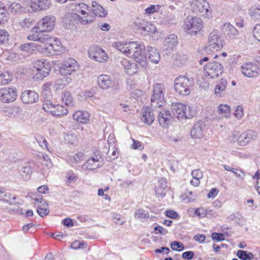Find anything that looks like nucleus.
Segmentation results:
<instances>
[{
	"label": "nucleus",
	"mask_w": 260,
	"mask_h": 260,
	"mask_svg": "<svg viewBox=\"0 0 260 260\" xmlns=\"http://www.w3.org/2000/svg\"><path fill=\"white\" fill-rule=\"evenodd\" d=\"M113 46L126 56L133 57L136 62L143 68L146 67L147 61L144 53V47L136 42H115Z\"/></svg>",
	"instance_id": "obj_1"
},
{
	"label": "nucleus",
	"mask_w": 260,
	"mask_h": 260,
	"mask_svg": "<svg viewBox=\"0 0 260 260\" xmlns=\"http://www.w3.org/2000/svg\"><path fill=\"white\" fill-rule=\"evenodd\" d=\"M63 50L60 40L47 34L43 44L39 47V51L46 56L59 55Z\"/></svg>",
	"instance_id": "obj_2"
},
{
	"label": "nucleus",
	"mask_w": 260,
	"mask_h": 260,
	"mask_svg": "<svg viewBox=\"0 0 260 260\" xmlns=\"http://www.w3.org/2000/svg\"><path fill=\"white\" fill-rule=\"evenodd\" d=\"M88 7L83 3L75 4L73 10L75 13L72 15V18L78 23L82 24H87L91 23L94 16L91 13L86 12Z\"/></svg>",
	"instance_id": "obj_3"
},
{
	"label": "nucleus",
	"mask_w": 260,
	"mask_h": 260,
	"mask_svg": "<svg viewBox=\"0 0 260 260\" xmlns=\"http://www.w3.org/2000/svg\"><path fill=\"white\" fill-rule=\"evenodd\" d=\"M172 111L174 116L179 120L192 118L194 112L190 106L181 103H174L171 105Z\"/></svg>",
	"instance_id": "obj_4"
},
{
	"label": "nucleus",
	"mask_w": 260,
	"mask_h": 260,
	"mask_svg": "<svg viewBox=\"0 0 260 260\" xmlns=\"http://www.w3.org/2000/svg\"><path fill=\"white\" fill-rule=\"evenodd\" d=\"M165 86L161 83H155L153 86L151 98V106L154 108L162 106L165 99Z\"/></svg>",
	"instance_id": "obj_5"
},
{
	"label": "nucleus",
	"mask_w": 260,
	"mask_h": 260,
	"mask_svg": "<svg viewBox=\"0 0 260 260\" xmlns=\"http://www.w3.org/2000/svg\"><path fill=\"white\" fill-rule=\"evenodd\" d=\"M203 27L202 20L197 17L188 16L184 21V29L185 31L192 36L200 32Z\"/></svg>",
	"instance_id": "obj_6"
},
{
	"label": "nucleus",
	"mask_w": 260,
	"mask_h": 260,
	"mask_svg": "<svg viewBox=\"0 0 260 260\" xmlns=\"http://www.w3.org/2000/svg\"><path fill=\"white\" fill-rule=\"evenodd\" d=\"M192 82L193 80L188 77L180 76L175 80L174 89L180 94L188 95L190 92Z\"/></svg>",
	"instance_id": "obj_7"
},
{
	"label": "nucleus",
	"mask_w": 260,
	"mask_h": 260,
	"mask_svg": "<svg viewBox=\"0 0 260 260\" xmlns=\"http://www.w3.org/2000/svg\"><path fill=\"white\" fill-rule=\"evenodd\" d=\"M55 17L53 16H46L37 23V26L31 29L32 32H47L52 30L55 23Z\"/></svg>",
	"instance_id": "obj_8"
},
{
	"label": "nucleus",
	"mask_w": 260,
	"mask_h": 260,
	"mask_svg": "<svg viewBox=\"0 0 260 260\" xmlns=\"http://www.w3.org/2000/svg\"><path fill=\"white\" fill-rule=\"evenodd\" d=\"M34 68L36 69L34 78L41 80L48 76L51 70V64L46 60H38L34 63Z\"/></svg>",
	"instance_id": "obj_9"
},
{
	"label": "nucleus",
	"mask_w": 260,
	"mask_h": 260,
	"mask_svg": "<svg viewBox=\"0 0 260 260\" xmlns=\"http://www.w3.org/2000/svg\"><path fill=\"white\" fill-rule=\"evenodd\" d=\"M223 40L220 37L218 32L213 30L209 34L207 46L204 49L206 52L208 50H218L223 47Z\"/></svg>",
	"instance_id": "obj_10"
},
{
	"label": "nucleus",
	"mask_w": 260,
	"mask_h": 260,
	"mask_svg": "<svg viewBox=\"0 0 260 260\" xmlns=\"http://www.w3.org/2000/svg\"><path fill=\"white\" fill-rule=\"evenodd\" d=\"M190 9L194 12L202 13L206 17L209 16L210 6L206 0H191L189 2Z\"/></svg>",
	"instance_id": "obj_11"
},
{
	"label": "nucleus",
	"mask_w": 260,
	"mask_h": 260,
	"mask_svg": "<svg viewBox=\"0 0 260 260\" xmlns=\"http://www.w3.org/2000/svg\"><path fill=\"white\" fill-rule=\"evenodd\" d=\"M204 74L206 78L214 79L217 78L223 72L221 64L216 61L210 62L204 66Z\"/></svg>",
	"instance_id": "obj_12"
},
{
	"label": "nucleus",
	"mask_w": 260,
	"mask_h": 260,
	"mask_svg": "<svg viewBox=\"0 0 260 260\" xmlns=\"http://www.w3.org/2000/svg\"><path fill=\"white\" fill-rule=\"evenodd\" d=\"M88 56L98 62H104L108 59V55L105 51L97 46H92L89 48Z\"/></svg>",
	"instance_id": "obj_13"
},
{
	"label": "nucleus",
	"mask_w": 260,
	"mask_h": 260,
	"mask_svg": "<svg viewBox=\"0 0 260 260\" xmlns=\"http://www.w3.org/2000/svg\"><path fill=\"white\" fill-rule=\"evenodd\" d=\"M78 69L77 62L73 58H69L64 60L60 66L59 73L65 76L70 75L72 72L76 71Z\"/></svg>",
	"instance_id": "obj_14"
},
{
	"label": "nucleus",
	"mask_w": 260,
	"mask_h": 260,
	"mask_svg": "<svg viewBox=\"0 0 260 260\" xmlns=\"http://www.w3.org/2000/svg\"><path fill=\"white\" fill-rule=\"evenodd\" d=\"M17 98V91L12 88H0V101L4 103L14 102Z\"/></svg>",
	"instance_id": "obj_15"
},
{
	"label": "nucleus",
	"mask_w": 260,
	"mask_h": 260,
	"mask_svg": "<svg viewBox=\"0 0 260 260\" xmlns=\"http://www.w3.org/2000/svg\"><path fill=\"white\" fill-rule=\"evenodd\" d=\"M101 156L99 152L95 153L94 155L90 157L82 166L83 170H92L96 169L101 167L100 159Z\"/></svg>",
	"instance_id": "obj_16"
},
{
	"label": "nucleus",
	"mask_w": 260,
	"mask_h": 260,
	"mask_svg": "<svg viewBox=\"0 0 260 260\" xmlns=\"http://www.w3.org/2000/svg\"><path fill=\"white\" fill-rule=\"evenodd\" d=\"M68 78L63 77L61 79L57 80L55 82H48L43 85V89L45 91L53 89L57 91L63 88L68 82Z\"/></svg>",
	"instance_id": "obj_17"
},
{
	"label": "nucleus",
	"mask_w": 260,
	"mask_h": 260,
	"mask_svg": "<svg viewBox=\"0 0 260 260\" xmlns=\"http://www.w3.org/2000/svg\"><path fill=\"white\" fill-rule=\"evenodd\" d=\"M241 69L243 74L249 78L256 77L259 72V69L257 65L251 62L244 64Z\"/></svg>",
	"instance_id": "obj_18"
},
{
	"label": "nucleus",
	"mask_w": 260,
	"mask_h": 260,
	"mask_svg": "<svg viewBox=\"0 0 260 260\" xmlns=\"http://www.w3.org/2000/svg\"><path fill=\"white\" fill-rule=\"evenodd\" d=\"M39 94L37 92L30 90H25L21 93V100L24 104H32L39 100Z\"/></svg>",
	"instance_id": "obj_19"
},
{
	"label": "nucleus",
	"mask_w": 260,
	"mask_h": 260,
	"mask_svg": "<svg viewBox=\"0 0 260 260\" xmlns=\"http://www.w3.org/2000/svg\"><path fill=\"white\" fill-rule=\"evenodd\" d=\"M256 137V134L251 130L243 133L237 138V143L240 146H245Z\"/></svg>",
	"instance_id": "obj_20"
},
{
	"label": "nucleus",
	"mask_w": 260,
	"mask_h": 260,
	"mask_svg": "<svg viewBox=\"0 0 260 260\" xmlns=\"http://www.w3.org/2000/svg\"><path fill=\"white\" fill-rule=\"evenodd\" d=\"M205 128L206 125L203 122H198L190 131L191 137L194 139L201 138L204 136Z\"/></svg>",
	"instance_id": "obj_21"
},
{
	"label": "nucleus",
	"mask_w": 260,
	"mask_h": 260,
	"mask_svg": "<svg viewBox=\"0 0 260 260\" xmlns=\"http://www.w3.org/2000/svg\"><path fill=\"white\" fill-rule=\"evenodd\" d=\"M178 44L177 37L175 34L169 35L165 39L164 42L162 49L165 51L170 52L173 50V48Z\"/></svg>",
	"instance_id": "obj_22"
},
{
	"label": "nucleus",
	"mask_w": 260,
	"mask_h": 260,
	"mask_svg": "<svg viewBox=\"0 0 260 260\" xmlns=\"http://www.w3.org/2000/svg\"><path fill=\"white\" fill-rule=\"evenodd\" d=\"M171 116L169 110L163 109L159 112L158 120L160 125L166 127L171 121Z\"/></svg>",
	"instance_id": "obj_23"
},
{
	"label": "nucleus",
	"mask_w": 260,
	"mask_h": 260,
	"mask_svg": "<svg viewBox=\"0 0 260 260\" xmlns=\"http://www.w3.org/2000/svg\"><path fill=\"white\" fill-rule=\"evenodd\" d=\"M29 6L32 11L46 10L49 8L48 0H32L30 2Z\"/></svg>",
	"instance_id": "obj_24"
},
{
	"label": "nucleus",
	"mask_w": 260,
	"mask_h": 260,
	"mask_svg": "<svg viewBox=\"0 0 260 260\" xmlns=\"http://www.w3.org/2000/svg\"><path fill=\"white\" fill-rule=\"evenodd\" d=\"M98 84L101 88L108 89L112 87L113 82L109 76L101 75L98 78Z\"/></svg>",
	"instance_id": "obj_25"
},
{
	"label": "nucleus",
	"mask_w": 260,
	"mask_h": 260,
	"mask_svg": "<svg viewBox=\"0 0 260 260\" xmlns=\"http://www.w3.org/2000/svg\"><path fill=\"white\" fill-rule=\"evenodd\" d=\"M141 120L149 125H151L154 120L153 112L149 108H144L142 110Z\"/></svg>",
	"instance_id": "obj_26"
},
{
	"label": "nucleus",
	"mask_w": 260,
	"mask_h": 260,
	"mask_svg": "<svg viewBox=\"0 0 260 260\" xmlns=\"http://www.w3.org/2000/svg\"><path fill=\"white\" fill-rule=\"evenodd\" d=\"M121 64L124 67L125 72L129 75H133L138 72L137 63L131 62L129 60L124 59L121 61Z\"/></svg>",
	"instance_id": "obj_27"
},
{
	"label": "nucleus",
	"mask_w": 260,
	"mask_h": 260,
	"mask_svg": "<svg viewBox=\"0 0 260 260\" xmlns=\"http://www.w3.org/2000/svg\"><path fill=\"white\" fill-rule=\"evenodd\" d=\"M147 55L148 56V59L154 63H158L160 60V54L158 50L152 46L147 47Z\"/></svg>",
	"instance_id": "obj_28"
},
{
	"label": "nucleus",
	"mask_w": 260,
	"mask_h": 260,
	"mask_svg": "<svg viewBox=\"0 0 260 260\" xmlns=\"http://www.w3.org/2000/svg\"><path fill=\"white\" fill-rule=\"evenodd\" d=\"M222 32L230 37H236L239 34L238 31L230 23H225L221 27Z\"/></svg>",
	"instance_id": "obj_29"
},
{
	"label": "nucleus",
	"mask_w": 260,
	"mask_h": 260,
	"mask_svg": "<svg viewBox=\"0 0 260 260\" xmlns=\"http://www.w3.org/2000/svg\"><path fill=\"white\" fill-rule=\"evenodd\" d=\"M89 117V113L86 111H77L73 115L74 120L83 124L88 122Z\"/></svg>",
	"instance_id": "obj_30"
},
{
	"label": "nucleus",
	"mask_w": 260,
	"mask_h": 260,
	"mask_svg": "<svg viewBox=\"0 0 260 260\" xmlns=\"http://www.w3.org/2000/svg\"><path fill=\"white\" fill-rule=\"evenodd\" d=\"M44 98L43 108L47 112L51 113L52 110L54 109V104L51 100V98L46 95L44 92L43 93Z\"/></svg>",
	"instance_id": "obj_31"
},
{
	"label": "nucleus",
	"mask_w": 260,
	"mask_h": 260,
	"mask_svg": "<svg viewBox=\"0 0 260 260\" xmlns=\"http://www.w3.org/2000/svg\"><path fill=\"white\" fill-rule=\"evenodd\" d=\"M53 109L50 113L54 116L60 117L67 115L68 113V110L67 108H64L60 105H55Z\"/></svg>",
	"instance_id": "obj_32"
},
{
	"label": "nucleus",
	"mask_w": 260,
	"mask_h": 260,
	"mask_svg": "<svg viewBox=\"0 0 260 260\" xmlns=\"http://www.w3.org/2000/svg\"><path fill=\"white\" fill-rule=\"evenodd\" d=\"M39 47L40 45L36 44V43H28L22 44L20 48L22 51H25L29 53H31L32 51L36 49L39 51Z\"/></svg>",
	"instance_id": "obj_33"
},
{
	"label": "nucleus",
	"mask_w": 260,
	"mask_h": 260,
	"mask_svg": "<svg viewBox=\"0 0 260 260\" xmlns=\"http://www.w3.org/2000/svg\"><path fill=\"white\" fill-rule=\"evenodd\" d=\"M226 85L227 81L226 80L221 79L214 89L215 94L217 96H221L222 93L225 90Z\"/></svg>",
	"instance_id": "obj_34"
},
{
	"label": "nucleus",
	"mask_w": 260,
	"mask_h": 260,
	"mask_svg": "<svg viewBox=\"0 0 260 260\" xmlns=\"http://www.w3.org/2000/svg\"><path fill=\"white\" fill-rule=\"evenodd\" d=\"M33 33L32 34L29 35L27 36V39L29 40L37 41L40 43V45H43L47 34H35V32Z\"/></svg>",
	"instance_id": "obj_35"
},
{
	"label": "nucleus",
	"mask_w": 260,
	"mask_h": 260,
	"mask_svg": "<svg viewBox=\"0 0 260 260\" xmlns=\"http://www.w3.org/2000/svg\"><path fill=\"white\" fill-rule=\"evenodd\" d=\"M237 255L242 260H252L254 258L253 254L247 251L239 250L237 251Z\"/></svg>",
	"instance_id": "obj_36"
},
{
	"label": "nucleus",
	"mask_w": 260,
	"mask_h": 260,
	"mask_svg": "<svg viewBox=\"0 0 260 260\" xmlns=\"http://www.w3.org/2000/svg\"><path fill=\"white\" fill-rule=\"evenodd\" d=\"M61 99L65 105L73 106V100L71 94L69 92L64 91L61 96Z\"/></svg>",
	"instance_id": "obj_37"
},
{
	"label": "nucleus",
	"mask_w": 260,
	"mask_h": 260,
	"mask_svg": "<svg viewBox=\"0 0 260 260\" xmlns=\"http://www.w3.org/2000/svg\"><path fill=\"white\" fill-rule=\"evenodd\" d=\"M12 79V75L8 72H5L0 74V84H7Z\"/></svg>",
	"instance_id": "obj_38"
},
{
	"label": "nucleus",
	"mask_w": 260,
	"mask_h": 260,
	"mask_svg": "<svg viewBox=\"0 0 260 260\" xmlns=\"http://www.w3.org/2000/svg\"><path fill=\"white\" fill-rule=\"evenodd\" d=\"M134 27L136 29L142 31L146 25H147V21L144 19L136 18L134 20Z\"/></svg>",
	"instance_id": "obj_39"
},
{
	"label": "nucleus",
	"mask_w": 260,
	"mask_h": 260,
	"mask_svg": "<svg viewBox=\"0 0 260 260\" xmlns=\"http://www.w3.org/2000/svg\"><path fill=\"white\" fill-rule=\"evenodd\" d=\"M78 178V175L73 171H69L66 176V181L68 183H73L77 181Z\"/></svg>",
	"instance_id": "obj_40"
},
{
	"label": "nucleus",
	"mask_w": 260,
	"mask_h": 260,
	"mask_svg": "<svg viewBox=\"0 0 260 260\" xmlns=\"http://www.w3.org/2000/svg\"><path fill=\"white\" fill-rule=\"evenodd\" d=\"M91 11L95 15L100 17H104L107 15L106 11L101 6H98L95 8H91Z\"/></svg>",
	"instance_id": "obj_41"
},
{
	"label": "nucleus",
	"mask_w": 260,
	"mask_h": 260,
	"mask_svg": "<svg viewBox=\"0 0 260 260\" xmlns=\"http://www.w3.org/2000/svg\"><path fill=\"white\" fill-rule=\"evenodd\" d=\"M64 139L65 141L69 144H75L77 142L76 135L69 132L64 135Z\"/></svg>",
	"instance_id": "obj_42"
},
{
	"label": "nucleus",
	"mask_w": 260,
	"mask_h": 260,
	"mask_svg": "<svg viewBox=\"0 0 260 260\" xmlns=\"http://www.w3.org/2000/svg\"><path fill=\"white\" fill-rule=\"evenodd\" d=\"M142 31L144 32L146 35H152L156 31V27L155 25L147 22V25L145 26Z\"/></svg>",
	"instance_id": "obj_43"
},
{
	"label": "nucleus",
	"mask_w": 260,
	"mask_h": 260,
	"mask_svg": "<svg viewBox=\"0 0 260 260\" xmlns=\"http://www.w3.org/2000/svg\"><path fill=\"white\" fill-rule=\"evenodd\" d=\"M135 217L136 219L142 220L143 219L148 218L149 214L147 211L143 209H139L135 212Z\"/></svg>",
	"instance_id": "obj_44"
},
{
	"label": "nucleus",
	"mask_w": 260,
	"mask_h": 260,
	"mask_svg": "<svg viewBox=\"0 0 260 260\" xmlns=\"http://www.w3.org/2000/svg\"><path fill=\"white\" fill-rule=\"evenodd\" d=\"M217 109L219 113L224 114L225 117L230 114V107L228 105H220Z\"/></svg>",
	"instance_id": "obj_45"
},
{
	"label": "nucleus",
	"mask_w": 260,
	"mask_h": 260,
	"mask_svg": "<svg viewBox=\"0 0 260 260\" xmlns=\"http://www.w3.org/2000/svg\"><path fill=\"white\" fill-rule=\"evenodd\" d=\"M32 172V171L31 167L26 166L22 168V170L20 171V174L24 179H26L29 177Z\"/></svg>",
	"instance_id": "obj_46"
},
{
	"label": "nucleus",
	"mask_w": 260,
	"mask_h": 260,
	"mask_svg": "<svg viewBox=\"0 0 260 260\" xmlns=\"http://www.w3.org/2000/svg\"><path fill=\"white\" fill-rule=\"evenodd\" d=\"M249 15L253 20L260 18V8H252L249 10Z\"/></svg>",
	"instance_id": "obj_47"
},
{
	"label": "nucleus",
	"mask_w": 260,
	"mask_h": 260,
	"mask_svg": "<svg viewBox=\"0 0 260 260\" xmlns=\"http://www.w3.org/2000/svg\"><path fill=\"white\" fill-rule=\"evenodd\" d=\"M171 247L173 250L181 251L184 249L183 244L178 241H174L171 244Z\"/></svg>",
	"instance_id": "obj_48"
},
{
	"label": "nucleus",
	"mask_w": 260,
	"mask_h": 260,
	"mask_svg": "<svg viewBox=\"0 0 260 260\" xmlns=\"http://www.w3.org/2000/svg\"><path fill=\"white\" fill-rule=\"evenodd\" d=\"M84 158V154L82 152L75 154L74 156H71L70 160L73 163H78L82 160Z\"/></svg>",
	"instance_id": "obj_49"
},
{
	"label": "nucleus",
	"mask_w": 260,
	"mask_h": 260,
	"mask_svg": "<svg viewBox=\"0 0 260 260\" xmlns=\"http://www.w3.org/2000/svg\"><path fill=\"white\" fill-rule=\"evenodd\" d=\"M160 6L158 5H151L150 7L145 9V13L147 14L151 15L153 14L155 12H157L159 10Z\"/></svg>",
	"instance_id": "obj_50"
},
{
	"label": "nucleus",
	"mask_w": 260,
	"mask_h": 260,
	"mask_svg": "<svg viewBox=\"0 0 260 260\" xmlns=\"http://www.w3.org/2000/svg\"><path fill=\"white\" fill-rule=\"evenodd\" d=\"M253 34L254 38L260 42V24H257L253 29Z\"/></svg>",
	"instance_id": "obj_51"
},
{
	"label": "nucleus",
	"mask_w": 260,
	"mask_h": 260,
	"mask_svg": "<svg viewBox=\"0 0 260 260\" xmlns=\"http://www.w3.org/2000/svg\"><path fill=\"white\" fill-rule=\"evenodd\" d=\"M37 212L41 217L47 215L49 212V210L45 207H41V206L37 207Z\"/></svg>",
	"instance_id": "obj_52"
},
{
	"label": "nucleus",
	"mask_w": 260,
	"mask_h": 260,
	"mask_svg": "<svg viewBox=\"0 0 260 260\" xmlns=\"http://www.w3.org/2000/svg\"><path fill=\"white\" fill-rule=\"evenodd\" d=\"M212 238L213 240L217 241H222L225 239L224 236L222 233H213L212 234Z\"/></svg>",
	"instance_id": "obj_53"
},
{
	"label": "nucleus",
	"mask_w": 260,
	"mask_h": 260,
	"mask_svg": "<svg viewBox=\"0 0 260 260\" xmlns=\"http://www.w3.org/2000/svg\"><path fill=\"white\" fill-rule=\"evenodd\" d=\"M11 199V194L8 192H5V189L4 188V191L2 193H0V200L5 202L8 203L9 200Z\"/></svg>",
	"instance_id": "obj_54"
},
{
	"label": "nucleus",
	"mask_w": 260,
	"mask_h": 260,
	"mask_svg": "<svg viewBox=\"0 0 260 260\" xmlns=\"http://www.w3.org/2000/svg\"><path fill=\"white\" fill-rule=\"evenodd\" d=\"M113 218L118 221L116 222V224L122 225L125 222V220L119 214H113Z\"/></svg>",
	"instance_id": "obj_55"
},
{
	"label": "nucleus",
	"mask_w": 260,
	"mask_h": 260,
	"mask_svg": "<svg viewBox=\"0 0 260 260\" xmlns=\"http://www.w3.org/2000/svg\"><path fill=\"white\" fill-rule=\"evenodd\" d=\"M37 198L34 199V200L35 201V206L37 207H38L40 206V204L42 205H45V204L46 203V202L43 199V197L42 195L38 194L37 196Z\"/></svg>",
	"instance_id": "obj_56"
},
{
	"label": "nucleus",
	"mask_w": 260,
	"mask_h": 260,
	"mask_svg": "<svg viewBox=\"0 0 260 260\" xmlns=\"http://www.w3.org/2000/svg\"><path fill=\"white\" fill-rule=\"evenodd\" d=\"M191 175L193 179H201L203 177V173L200 169H196L192 171Z\"/></svg>",
	"instance_id": "obj_57"
},
{
	"label": "nucleus",
	"mask_w": 260,
	"mask_h": 260,
	"mask_svg": "<svg viewBox=\"0 0 260 260\" xmlns=\"http://www.w3.org/2000/svg\"><path fill=\"white\" fill-rule=\"evenodd\" d=\"M20 24L22 28H27L31 26V21L30 19L25 18L20 22Z\"/></svg>",
	"instance_id": "obj_58"
},
{
	"label": "nucleus",
	"mask_w": 260,
	"mask_h": 260,
	"mask_svg": "<svg viewBox=\"0 0 260 260\" xmlns=\"http://www.w3.org/2000/svg\"><path fill=\"white\" fill-rule=\"evenodd\" d=\"M193 256L194 253L191 251H185L182 254V257L187 260L191 259L193 257Z\"/></svg>",
	"instance_id": "obj_59"
},
{
	"label": "nucleus",
	"mask_w": 260,
	"mask_h": 260,
	"mask_svg": "<svg viewBox=\"0 0 260 260\" xmlns=\"http://www.w3.org/2000/svg\"><path fill=\"white\" fill-rule=\"evenodd\" d=\"M166 214L167 217L173 219H176L178 217V214L173 210L166 211Z\"/></svg>",
	"instance_id": "obj_60"
},
{
	"label": "nucleus",
	"mask_w": 260,
	"mask_h": 260,
	"mask_svg": "<svg viewBox=\"0 0 260 260\" xmlns=\"http://www.w3.org/2000/svg\"><path fill=\"white\" fill-rule=\"evenodd\" d=\"M133 144L132 146V148L134 149H139L142 150L143 149V147L142 146L141 143L138 141H136L134 139H133Z\"/></svg>",
	"instance_id": "obj_61"
},
{
	"label": "nucleus",
	"mask_w": 260,
	"mask_h": 260,
	"mask_svg": "<svg viewBox=\"0 0 260 260\" xmlns=\"http://www.w3.org/2000/svg\"><path fill=\"white\" fill-rule=\"evenodd\" d=\"M155 193L157 197H164L166 193V189L159 187H156Z\"/></svg>",
	"instance_id": "obj_62"
},
{
	"label": "nucleus",
	"mask_w": 260,
	"mask_h": 260,
	"mask_svg": "<svg viewBox=\"0 0 260 260\" xmlns=\"http://www.w3.org/2000/svg\"><path fill=\"white\" fill-rule=\"evenodd\" d=\"M84 243L80 241H75L71 244V248L73 249H77L81 248H83Z\"/></svg>",
	"instance_id": "obj_63"
},
{
	"label": "nucleus",
	"mask_w": 260,
	"mask_h": 260,
	"mask_svg": "<svg viewBox=\"0 0 260 260\" xmlns=\"http://www.w3.org/2000/svg\"><path fill=\"white\" fill-rule=\"evenodd\" d=\"M243 115V108L238 106L236 110V112L235 113V116L238 119L241 118Z\"/></svg>",
	"instance_id": "obj_64"
}]
</instances>
